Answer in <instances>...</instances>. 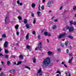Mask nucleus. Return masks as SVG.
<instances>
[{
    "mask_svg": "<svg viewBox=\"0 0 76 76\" xmlns=\"http://www.w3.org/2000/svg\"><path fill=\"white\" fill-rule=\"evenodd\" d=\"M50 63H51V59L49 58H47L42 62V67L44 68V66L45 67L48 66Z\"/></svg>",
    "mask_w": 76,
    "mask_h": 76,
    "instance_id": "1",
    "label": "nucleus"
},
{
    "mask_svg": "<svg viewBox=\"0 0 76 76\" xmlns=\"http://www.w3.org/2000/svg\"><path fill=\"white\" fill-rule=\"evenodd\" d=\"M53 1H50L47 3V7H52V5L51 4L52 3H53Z\"/></svg>",
    "mask_w": 76,
    "mask_h": 76,
    "instance_id": "2",
    "label": "nucleus"
},
{
    "mask_svg": "<svg viewBox=\"0 0 76 76\" xmlns=\"http://www.w3.org/2000/svg\"><path fill=\"white\" fill-rule=\"evenodd\" d=\"M66 35V33H64L63 34L59 35V37H58V38H59V39H61V38H64V37H65V35Z\"/></svg>",
    "mask_w": 76,
    "mask_h": 76,
    "instance_id": "3",
    "label": "nucleus"
},
{
    "mask_svg": "<svg viewBox=\"0 0 76 76\" xmlns=\"http://www.w3.org/2000/svg\"><path fill=\"white\" fill-rule=\"evenodd\" d=\"M69 32H74L75 31V28H73V27H71L69 30Z\"/></svg>",
    "mask_w": 76,
    "mask_h": 76,
    "instance_id": "4",
    "label": "nucleus"
},
{
    "mask_svg": "<svg viewBox=\"0 0 76 76\" xmlns=\"http://www.w3.org/2000/svg\"><path fill=\"white\" fill-rule=\"evenodd\" d=\"M9 43L8 42H4V47H5V48H7L8 46V44Z\"/></svg>",
    "mask_w": 76,
    "mask_h": 76,
    "instance_id": "5",
    "label": "nucleus"
},
{
    "mask_svg": "<svg viewBox=\"0 0 76 76\" xmlns=\"http://www.w3.org/2000/svg\"><path fill=\"white\" fill-rule=\"evenodd\" d=\"M26 26L27 29H29L31 26H32V24H26Z\"/></svg>",
    "mask_w": 76,
    "mask_h": 76,
    "instance_id": "6",
    "label": "nucleus"
},
{
    "mask_svg": "<svg viewBox=\"0 0 76 76\" xmlns=\"http://www.w3.org/2000/svg\"><path fill=\"white\" fill-rule=\"evenodd\" d=\"M42 44V42H41L39 43V44L38 46L39 50H41V49H42V46H41Z\"/></svg>",
    "mask_w": 76,
    "mask_h": 76,
    "instance_id": "7",
    "label": "nucleus"
},
{
    "mask_svg": "<svg viewBox=\"0 0 76 76\" xmlns=\"http://www.w3.org/2000/svg\"><path fill=\"white\" fill-rule=\"evenodd\" d=\"M15 69H11L9 71L10 73L12 74H14L15 73Z\"/></svg>",
    "mask_w": 76,
    "mask_h": 76,
    "instance_id": "8",
    "label": "nucleus"
},
{
    "mask_svg": "<svg viewBox=\"0 0 76 76\" xmlns=\"http://www.w3.org/2000/svg\"><path fill=\"white\" fill-rule=\"evenodd\" d=\"M36 6L35 4L33 3L31 4V7L32 8H34Z\"/></svg>",
    "mask_w": 76,
    "mask_h": 76,
    "instance_id": "9",
    "label": "nucleus"
},
{
    "mask_svg": "<svg viewBox=\"0 0 76 76\" xmlns=\"http://www.w3.org/2000/svg\"><path fill=\"white\" fill-rule=\"evenodd\" d=\"M29 33H28L26 36V39L27 40L28 39H29Z\"/></svg>",
    "mask_w": 76,
    "mask_h": 76,
    "instance_id": "10",
    "label": "nucleus"
},
{
    "mask_svg": "<svg viewBox=\"0 0 76 76\" xmlns=\"http://www.w3.org/2000/svg\"><path fill=\"white\" fill-rule=\"evenodd\" d=\"M22 63V61H18V63L16 64L17 66H18L19 65V64H20Z\"/></svg>",
    "mask_w": 76,
    "mask_h": 76,
    "instance_id": "11",
    "label": "nucleus"
},
{
    "mask_svg": "<svg viewBox=\"0 0 76 76\" xmlns=\"http://www.w3.org/2000/svg\"><path fill=\"white\" fill-rule=\"evenodd\" d=\"M24 23H25V24H26V23H27V22H28V20H27L26 19H24Z\"/></svg>",
    "mask_w": 76,
    "mask_h": 76,
    "instance_id": "12",
    "label": "nucleus"
},
{
    "mask_svg": "<svg viewBox=\"0 0 76 76\" xmlns=\"http://www.w3.org/2000/svg\"><path fill=\"white\" fill-rule=\"evenodd\" d=\"M68 38H70V39H73V37L71 36V35H69L67 37Z\"/></svg>",
    "mask_w": 76,
    "mask_h": 76,
    "instance_id": "13",
    "label": "nucleus"
},
{
    "mask_svg": "<svg viewBox=\"0 0 76 76\" xmlns=\"http://www.w3.org/2000/svg\"><path fill=\"white\" fill-rule=\"evenodd\" d=\"M43 34L45 36H47V35H48V32L47 31H45Z\"/></svg>",
    "mask_w": 76,
    "mask_h": 76,
    "instance_id": "14",
    "label": "nucleus"
},
{
    "mask_svg": "<svg viewBox=\"0 0 76 76\" xmlns=\"http://www.w3.org/2000/svg\"><path fill=\"white\" fill-rule=\"evenodd\" d=\"M33 62L34 63H36V59L35 57H34L33 58Z\"/></svg>",
    "mask_w": 76,
    "mask_h": 76,
    "instance_id": "15",
    "label": "nucleus"
},
{
    "mask_svg": "<svg viewBox=\"0 0 76 76\" xmlns=\"http://www.w3.org/2000/svg\"><path fill=\"white\" fill-rule=\"evenodd\" d=\"M6 75L4 74V73L1 72L0 74V76H5Z\"/></svg>",
    "mask_w": 76,
    "mask_h": 76,
    "instance_id": "16",
    "label": "nucleus"
},
{
    "mask_svg": "<svg viewBox=\"0 0 76 76\" xmlns=\"http://www.w3.org/2000/svg\"><path fill=\"white\" fill-rule=\"evenodd\" d=\"M70 28V27H69V26H67L66 27V29L67 30H68V29L69 31V29Z\"/></svg>",
    "mask_w": 76,
    "mask_h": 76,
    "instance_id": "17",
    "label": "nucleus"
},
{
    "mask_svg": "<svg viewBox=\"0 0 76 76\" xmlns=\"http://www.w3.org/2000/svg\"><path fill=\"white\" fill-rule=\"evenodd\" d=\"M18 27H19V25H16L15 26V28L16 29H18Z\"/></svg>",
    "mask_w": 76,
    "mask_h": 76,
    "instance_id": "18",
    "label": "nucleus"
},
{
    "mask_svg": "<svg viewBox=\"0 0 76 76\" xmlns=\"http://www.w3.org/2000/svg\"><path fill=\"white\" fill-rule=\"evenodd\" d=\"M4 51L6 54H7V53H8V52H9V51H8L7 49H5Z\"/></svg>",
    "mask_w": 76,
    "mask_h": 76,
    "instance_id": "19",
    "label": "nucleus"
},
{
    "mask_svg": "<svg viewBox=\"0 0 76 76\" xmlns=\"http://www.w3.org/2000/svg\"><path fill=\"white\" fill-rule=\"evenodd\" d=\"M7 65H10V64H11V63L10 61H8L7 63Z\"/></svg>",
    "mask_w": 76,
    "mask_h": 76,
    "instance_id": "20",
    "label": "nucleus"
},
{
    "mask_svg": "<svg viewBox=\"0 0 76 76\" xmlns=\"http://www.w3.org/2000/svg\"><path fill=\"white\" fill-rule=\"evenodd\" d=\"M19 58H21V59H23V55H20L19 56Z\"/></svg>",
    "mask_w": 76,
    "mask_h": 76,
    "instance_id": "21",
    "label": "nucleus"
},
{
    "mask_svg": "<svg viewBox=\"0 0 76 76\" xmlns=\"http://www.w3.org/2000/svg\"><path fill=\"white\" fill-rule=\"evenodd\" d=\"M25 68H26V69H29V70H31V68L28 67V66H25Z\"/></svg>",
    "mask_w": 76,
    "mask_h": 76,
    "instance_id": "22",
    "label": "nucleus"
},
{
    "mask_svg": "<svg viewBox=\"0 0 76 76\" xmlns=\"http://www.w3.org/2000/svg\"><path fill=\"white\" fill-rule=\"evenodd\" d=\"M35 23H36V20L35 19V18H34L33 22V24H35Z\"/></svg>",
    "mask_w": 76,
    "mask_h": 76,
    "instance_id": "23",
    "label": "nucleus"
},
{
    "mask_svg": "<svg viewBox=\"0 0 76 76\" xmlns=\"http://www.w3.org/2000/svg\"><path fill=\"white\" fill-rule=\"evenodd\" d=\"M68 43H69V42H68V41H66L65 42V44L66 46H67V45H68Z\"/></svg>",
    "mask_w": 76,
    "mask_h": 76,
    "instance_id": "24",
    "label": "nucleus"
},
{
    "mask_svg": "<svg viewBox=\"0 0 76 76\" xmlns=\"http://www.w3.org/2000/svg\"><path fill=\"white\" fill-rule=\"evenodd\" d=\"M41 72H42V70H41V69H39L38 70V73H41Z\"/></svg>",
    "mask_w": 76,
    "mask_h": 76,
    "instance_id": "25",
    "label": "nucleus"
},
{
    "mask_svg": "<svg viewBox=\"0 0 76 76\" xmlns=\"http://www.w3.org/2000/svg\"><path fill=\"white\" fill-rule=\"evenodd\" d=\"M2 37L4 38H6V34H3L2 35Z\"/></svg>",
    "mask_w": 76,
    "mask_h": 76,
    "instance_id": "26",
    "label": "nucleus"
},
{
    "mask_svg": "<svg viewBox=\"0 0 76 76\" xmlns=\"http://www.w3.org/2000/svg\"><path fill=\"white\" fill-rule=\"evenodd\" d=\"M48 53L49 55H51V54H52V52L49 51L48 52Z\"/></svg>",
    "mask_w": 76,
    "mask_h": 76,
    "instance_id": "27",
    "label": "nucleus"
},
{
    "mask_svg": "<svg viewBox=\"0 0 76 76\" xmlns=\"http://www.w3.org/2000/svg\"><path fill=\"white\" fill-rule=\"evenodd\" d=\"M18 18L19 19V20H22V17L21 16L18 17Z\"/></svg>",
    "mask_w": 76,
    "mask_h": 76,
    "instance_id": "28",
    "label": "nucleus"
},
{
    "mask_svg": "<svg viewBox=\"0 0 76 76\" xmlns=\"http://www.w3.org/2000/svg\"><path fill=\"white\" fill-rule=\"evenodd\" d=\"M26 48L28 50H29V48H30V46L29 45H27Z\"/></svg>",
    "mask_w": 76,
    "mask_h": 76,
    "instance_id": "29",
    "label": "nucleus"
},
{
    "mask_svg": "<svg viewBox=\"0 0 76 76\" xmlns=\"http://www.w3.org/2000/svg\"><path fill=\"white\" fill-rule=\"evenodd\" d=\"M57 50L58 51V53H60L61 52V50L60 48L58 49Z\"/></svg>",
    "mask_w": 76,
    "mask_h": 76,
    "instance_id": "30",
    "label": "nucleus"
},
{
    "mask_svg": "<svg viewBox=\"0 0 76 76\" xmlns=\"http://www.w3.org/2000/svg\"><path fill=\"white\" fill-rule=\"evenodd\" d=\"M7 18H8V16H7L5 17V22H6L7 21Z\"/></svg>",
    "mask_w": 76,
    "mask_h": 76,
    "instance_id": "31",
    "label": "nucleus"
},
{
    "mask_svg": "<svg viewBox=\"0 0 76 76\" xmlns=\"http://www.w3.org/2000/svg\"><path fill=\"white\" fill-rule=\"evenodd\" d=\"M5 57L6 58H9V55H6L5 56Z\"/></svg>",
    "mask_w": 76,
    "mask_h": 76,
    "instance_id": "32",
    "label": "nucleus"
},
{
    "mask_svg": "<svg viewBox=\"0 0 76 76\" xmlns=\"http://www.w3.org/2000/svg\"><path fill=\"white\" fill-rule=\"evenodd\" d=\"M73 10H76V6H74L73 7Z\"/></svg>",
    "mask_w": 76,
    "mask_h": 76,
    "instance_id": "33",
    "label": "nucleus"
},
{
    "mask_svg": "<svg viewBox=\"0 0 76 76\" xmlns=\"http://www.w3.org/2000/svg\"><path fill=\"white\" fill-rule=\"evenodd\" d=\"M45 29H42L41 30V33L42 34V33H43V32H44L45 31Z\"/></svg>",
    "mask_w": 76,
    "mask_h": 76,
    "instance_id": "34",
    "label": "nucleus"
},
{
    "mask_svg": "<svg viewBox=\"0 0 76 76\" xmlns=\"http://www.w3.org/2000/svg\"><path fill=\"white\" fill-rule=\"evenodd\" d=\"M70 24L72 25H73V20H71V21H70Z\"/></svg>",
    "mask_w": 76,
    "mask_h": 76,
    "instance_id": "35",
    "label": "nucleus"
},
{
    "mask_svg": "<svg viewBox=\"0 0 76 76\" xmlns=\"http://www.w3.org/2000/svg\"><path fill=\"white\" fill-rule=\"evenodd\" d=\"M56 73H59V74H60V75L61 74V72H60V71H57L56 72Z\"/></svg>",
    "mask_w": 76,
    "mask_h": 76,
    "instance_id": "36",
    "label": "nucleus"
},
{
    "mask_svg": "<svg viewBox=\"0 0 76 76\" xmlns=\"http://www.w3.org/2000/svg\"><path fill=\"white\" fill-rule=\"evenodd\" d=\"M42 10H44V5H42L41 7Z\"/></svg>",
    "mask_w": 76,
    "mask_h": 76,
    "instance_id": "37",
    "label": "nucleus"
},
{
    "mask_svg": "<svg viewBox=\"0 0 76 76\" xmlns=\"http://www.w3.org/2000/svg\"><path fill=\"white\" fill-rule=\"evenodd\" d=\"M35 34H36V32H35V31H33L32 34H33V35H35Z\"/></svg>",
    "mask_w": 76,
    "mask_h": 76,
    "instance_id": "38",
    "label": "nucleus"
},
{
    "mask_svg": "<svg viewBox=\"0 0 76 76\" xmlns=\"http://www.w3.org/2000/svg\"><path fill=\"white\" fill-rule=\"evenodd\" d=\"M41 13V12H39V11H38L37 12V15H38L39 16V14Z\"/></svg>",
    "mask_w": 76,
    "mask_h": 76,
    "instance_id": "39",
    "label": "nucleus"
},
{
    "mask_svg": "<svg viewBox=\"0 0 76 76\" xmlns=\"http://www.w3.org/2000/svg\"><path fill=\"white\" fill-rule=\"evenodd\" d=\"M57 28V27L56 25H54V27H53V29H54L55 28Z\"/></svg>",
    "mask_w": 76,
    "mask_h": 76,
    "instance_id": "40",
    "label": "nucleus"
},
{
    "mask_svg": "<svg viewBox=\"0 0 76 76\" xmlns=\"http://www.w3.org/2000/svg\"><path fill=\"white\" fill-rule=\"evenodd\" d=\"M48 37H50L51 36V34H50V33H48Z\"/></svg>",
    "mask_w": 76,
    "mask_h": 76,
    "instance_id": "41",
    "label": "nucleus"
},
{
    "mask_svg": "<svg viewBox=\"0 0 76 76\" xmlns=\"http://www.w3.org/2000/svg\"><path fill=\"white\" fill-rule=\"evenodd\" d=\"M72 53H69V56L70 57H72Z\"/></svg>",
    "mask_w": 76,
    "mask_h": 76,
    "instance_id": "42",
    "label": "nucleus"
},
{
    "mask_svg": "<svg viewBox=\"0 0 76 76\" xmlns=\"http://www.w3.org/2000/svg\"><path fill=\"white\" fill-rule=\"evenodd\" d=\"M61 46L62 47H64V44H63V43H61Z\"/></svg>",
    "mask_w": 76,
    "mask_h": 76,
    "instance_id": "43",
    "label": "nucleus"
},
{
    "mask_svg": "<svg viewBox=\"0 0 76 76\" xmlns=\"http://www.w3.org/2000/svg\"><path fill=\"white\" fill-rule=\"evenodd\" d=\"M17 3L18 4H20V1H17Z\"/></svg>",
    "mask_w": 76,
    "mask_h": 76,
    "instance_id": "44",
    "label": "nucleus"
},
{
    "mask_svg": "<svg viewBox=\"0 0 76 76\" xmlns=\"http://www.w3.org/2000/svg\"><path fill=\"white\" fill-rule=\"evenodd\" d=\"M72 60H71V59L69 60V63H70L72 62Z\"/></svg>",
    "mask_w": 76,
    "mask_h": 76,
    "instance_id": "45",
    "label": "nucleus"
},
{
    "mask_svg": "<svg viewBox=\"0 0 76 76\" xmlns=\"http://www.w3.org/2000/svg\"><path fill=\"white\" fill-rule=\"evenodd\" d=\"M0 56H4V55H3V54L1 53H0Z\"/></svg>",
    "mask_w": 76,
    "mask_h": 76,
    "instance_id": "46",
    "label": "nucleus"
},
{
    "mask_svg": "<svg viewBox=\"0 0 76 76\" xmlns=\"http://www.w3.org/2000/svg\"><path fill=\"white\" fill-rule=\"evenodd\" d=\"M38 39H40V38H41V36H40V35H39L38 36Z\"/></svg>",
    "mask_w": 76,
    "mask_h": 76,
    "instance_id": "47",
    "label": "nucleus"
},
{
    "mask_svg": "<svg viewBox=\"0 0 76 76\" xmlns=\"http://www.w3.org/2000/svg\"><path fill=\"white\" fill-rule=\"evenodd\" d=\"M31 16L32 17H34V14L31 13Z\"/></svg>",
    "mask_w": 76,
    "mask_h": 76,
    "instance_id": "48",
    "label": "nucleus"
},
{
    "mask_svg": "<svg viewBox=\"0 0 76 76\" xmlns=\"http://www.w3.org/2000/svg\"><path fill=\"white\" fill-rule=\"evenodd\" d=\"M72 25H76V22H75L74 23H73V24Z\"/></svg>",
    "mask_w": 76,
    "mask_h": 76,
    "instance_id": "49",
    "label": "nucleus"
},
{
    "mask_svg": "<svg viewBox=\"0 0 76 76\" xmlns=\"http://www.w3.org/2000/svg\"><path fill=\"white\" fill-rule=\"evenodd\" d=\"M12 57L14 58H15V55H12Z\"/></svg>",
    "mask_w": 76,
    "mask_h": 76,
    "instance_id": "50",
    "label": "nucleus"
},
{
    "mask_svg": "<svg viewBox=\"0 0 76 76\" xmlns=\"http://www.w3.org/2000/svg\"><path fill=\"white\" fill-rule=\"evenodd\" d=\"M16 34H17V35H19V32H17Z\"/></svg>",
    "mask_w": 76,
    "mask_h": 76,
    "instance_id": "51",
    "label": "nucleus"
},
{
    "mask_svg": "<svg viewBox=\"0 0 76 76\" xmlns=\"http://www.w3.org/2000/svg\"><path fill=\"white\" fill-rule=\"evenodd\" d=\"M38 47H37L36 48L35 50L37 51V50H38Z\"/></svg>",
    "mask_w": 76,
    "mask_h": 76,
    "instance_id": "52",
    "label": "nucleus"
},
{
    "mask_svg": "<svg viewBox=\"0 0 76 76\" xmlns=\"http://www.w3.org/2000/svg\"><path fill=\"white\" fill-rule=\"evenodd\" d=\"M15 64H16V62H14L13 64V65H15Z\"/></svg>",
    "mask_w": 76,
    "mask_h": 76,
    "instance_id": "53",
    "label": "nucleus"
},
{
    "mask_svg": "<svg viewBox=\"0 0 76 76\" xmlns=\"http://www.w3.org/2000/svg\"><path fill=\"white\" fill-rule=\"evenodd\" d=\"M17 12H18V13L20 12V10H17Z\"/></svg>",
    "mask_w": 76,
    "mask_h": 76,
    "instance_id": "54",
    "label": "nucleus"
},
{
    "mask_svg": "<svg viewBox=\"0 0 76 76\" xmlns=\"http://www.w3.org/2000/svg\"><path fill=\"white\" fill-rule=\"evenodd\" d=\"M72 47L71 46H70V50H72Z\"/></svg>",
    "mask_w": 76,
    "mask_h": 76,
    "instance_id": "55",
    "label": "nucleus"
},
{
    "mask_svg": "<svg viewBox=\"0 0 76 76\" xmlns=\"http://www.w3.org/2000/svg\"><path fill=\"white\" fill-rule=\"evenodd\" d=\"M54 22H57V21H58V20H57V19H55L54 20Z\"/></svg>",
    "mask_w": 76,
    "mask_h": 76,
    "instance_id": "56",
    "label": "nucleus"
},
{
    "mask_svg": "<svg viewBox=\"0 0 76 76\" xmlns=\"http://www.w3.org/2000/svg\"><path fill=\"white\" fill-rule=\"evenodd\" d=\"M64 66L65 67H67V66L66 64H64Z\"/></svg>",
    "mask_w": 76,
    "mask_h": 76,
    "instance_id": "57",
    "label": "nucleus"
},
{
    "mask_svg": "<svg viewBox=\"0 0 76 76\" xmlns=\"http://www.w3.org/2000/svg\"><path fill=\"white\" fill-rule=\"evenodd\" d=\"M63 8V7H61L60 8V10H61L62 9V8Z\"/></svg>",
    "mask_w": 76,
    "mask_h": 76,
    "instance_id": "58",
    "label": "nucleus"
},
{
    "mask_svg": "<svg viewBox=\"0 0 76 76\" xmlns=\"http://www.w3.org/2000/svg\"><path fill=\"white\" fill-rule=\"evenodd\" d=\"M69 51L68 50V49H67V50H66V53H69Z\"/></svg>",
    "mask_w": 76,
    "mask_h": 76,
    "instance_id": "59",
    "label": "nucleus"
},
{
    "mask_svg": "<svg viewBox=\"0 0 76 76\" xmlns=\"http://www.w3.org/2000/svg\"><path fill=\"white\" fill-rule=\"evenodd\" d=\"M45 0H43V3H45Z\"/></svg>",
    "mask_w": 76,
    "mask_h": 76,
    "instance_id": "60",
    "label": "nucleus"
},
{
    "mask_svg": "<svg viewBox=\"0 0 76 76\" xmlns=\"http://www.w3.org/2000/svg\"><path fill=\"white\" fill-rule=\"evenodd\" d=\"M22 3H20V6H22Z\"/></svg>",
    "mask_w": 76,
    "mask_h": 76,
    "instance_id": "61",
    "label": "nucleus"
},
{
    "mask_svg": "<svg viewBox=\"0 0 76 76\" xmlns=\"http://www.w3.org/2000/svg\"><path fill=\"white\" fill-rule=\"evenodd\" d=\"M2 50V49H1V48L0 47V52H1Z\"/></svg>",
    "mask_w": 76,
    "mask_h": 76,
    "instance_id": "62",
    "label": "nucleus"
},
{
    "mask_svg": "<svg viewBox=\"0 0 76 76\" xmlns=\"http://www.w3.org/2000/svg\"><path fill=\"white\" fill-rule=\"evenodd\" d=\"M69 76H71V74H70V73H69Z\"/></svg>",
    "mask_w": 76,
    "mask_h": 76,
    "instance_id": "63",
    "label": "nucleus"
},
{
    "mask_svg": "<svg viewBox=\"0 0 76 76\" xmlns=\"http://www.w3.org/2000/svg\"><path fill=\"white\" fill-rule=\"evenodd\" d=\"M59 75L58 74H57V75H56V76H59Z\"/></svg>",
    "mask_w": 76,
    "mask_h": 76,
    "instance_id": "64",
    "label": "nucleus"
}]
</instances>
